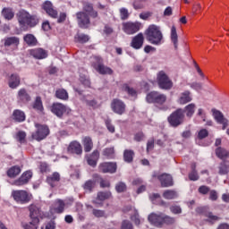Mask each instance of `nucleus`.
<instances>
[{"label":"nucleus","mask_w":229,"mask_h":229,"mask_svg":"<svg viewBox=\"0 0 229 229\" xmlns=\"http://www.w3.org/2000/svg\"><path fill=\"white\" fill-rule=\"evenodd\" d=\"M18 22L22 30L26 28H35L38 24V17L31 15L26 10L21 9L16 13Z\"/></svg>","instance_id":"nucleus-1"},{"label":"nucleus","mask_w":229,"mask_h":229,"mask_svg":"<svg viewBox=\"0 0 229 229\" xmlns=\"http://www.w3.org/2000/svg\"><path fill=\"white\" fill-rule=\"evenodd\" d=\"M147 40L153 44L154 46H160L162 44V38L164 36L162 35V31H160V28L157 25H150L147 31Z\"/></svg>","instance_id":"nucleus-2"},{"label":"nucleus","mask_w":229,"mask_h":229,"mask_svg":"<svg viewBox=\"0 0 229 229\" xmlns=\"http://www.w3.org/2000/svg\"><path fill=\"white\" fill-rule=\"evenodd\" d=\"M185 120L184 111L182 108L175 110L168 117V123L173 128H178V126L183 124Z\"/></svg>","instance_id":"nucleus-3"},{"label":"nucleus","mask_w":229,"mask_h":229,"mask_svg":"<svg viewBox=\"0 0 229 229\" xmlns=\"http://www.w3.org/2000/svg\"><path fill=\"white\" fill-rule=\"evenodd\" d=\"M12 197L16 203L20 205H25V203H30L31 201V194L24 190H14L12 191Z\"/></svg>","instance_id":"nucleus-4"},{"label":"nucleus","mask_w":229,"mask_h":229,"mask_svg":"<svg viewBox=\"0 0 229 229\" xmlns=\"http://www.w3.org/2000/svg\"><path fill=\"white\" fill-rule=\"evenodd\" d=\"M92 67L98 72L99 74H112L114 71L111 70L110 67L103 64V59L99 56L93 57Z\"/></svg>","instance_id":"nucleus-5"},{"label":"nucleus","mask_w":229,"mask_h":229,"mask_svg":"<svg viewBox=\"0 0 229 229\" xmlns=\"http://www.w3.org/2000/svg\"><path fill=\"white\" fill-rule=\"evenodd\" d=\"M37 131L32 133L31 137L34 139V140H38V142H40V140H44L47 135H49V127L47 125H42L40 123L35 124Z\"/></svg>","instance_id":"nucleus-6"},{"label":"nucleus","mask_w":229,"mask_h":229,"mask_svg":"<svg viewBox=\"0 0 229 229\" xmlns=\"http://www.w3.org/2000/svg\"><path fill=\"white\" fill-rule=\"evenodd\" d=\"M157 85L163 90H170V89H173V81L169 79L165 72L161 71L157 74Z\"/></svg>","instance_id":"nucleus-7"},{"label":"nucleus","mask_w":229,"mask_h":229,"mask_svg":"<svg viewBox=\"0 0 229 229\" xmlns=\"http://www.w3.org/2000/svg\"><path fill=\"white\" fill-rule=\"evenodd\" d=\"M146 101L148 103H155L157 105H164V103L167 101V96L158 91H151L147 94Z\"/></svg>","instance_id":"nucleus-8"},{"label":"nucleus","mask_w":229,"mask_h":229,"mask_svg":"<svg viewBox=\"0 0 229 229\" xmlns=\"http://www.w3.org/2000/svg\"><path fill=\"white\" fill-rule=\"evenodd\" d=\"M75 15L79 28H81V30L90 28V16L87 13L78 12Z\"/></svg>","instance_id":"nucleus-9"},{"label":"nucleus","mask_w":229,"mask_h":229,"mask_svg":"<svg viewBox=\"0 0 229 229\" xmlns=\"http://www.w3.org/2000/svg\"><path fill=\"white\" fill-rule=\"evenodd\" d=\"M50 110L54 115H56V117H64V114H71V108H69L67 106L62 104V103H54Z\"/></svg>","instance_id":"nucleus-10"},{"label":"nucleus","mask_w":229,"mask_h":229,"mask_svg":"<svg viewBox=\"0 0 229 229\" xmlns=\"http://www.w3.org/2000/svg\"><path fill=\"white\" fill-rule=\"evenodd\" d=\"M141 26L142 24L139 21H127L123 23V30L126 35H134V33H137L140 30Z\"/></svg>","instance_id":"nucleus-11"},{"label":"nucleus","mask_w":229,"mask_h":229,"mask_svg":"<svg viewBox=\"0 0 229 229\" xmlns=\"http://www.w3.org/2000/svg\"><path fill=\"white\" fill-rule=\"evenodd\" d=\"M153 178H157L161 182V187H173L174 182H173V176L168 174H162L161 175L158 173L155 172L153 174Z\"/></svg>","instance_id":"nucleus-12"},{"label":"nucleus","mask_w":229,"mask_h":229,"mask_svg":"<svg viewBox=\"0 0 229 229\" xmlns=\"http://www.w3.org/2000/svg\"><path fill=\"white\" fill-rule=\"evenodd\" d=\"M33 177V172L26 171L24 172L20 178L16 179L12 182V185H15L16 187H22V185H26L30 182V180Z\"/></svg>","instance_id":"nucleus-13"},{"label":"nucleus","mask_w":229,"mask_h":229,"mask_svg":"<svg viewBox=\"0 0 229 229\" xmlns=\"http://www.w3.org/2000/svg\"><path fill=\"white\" fill-rule=\"evenodd\" d=\"M111 108L114 114L123 115L126 112V104L120 99L114 98L111 102Z\"/></svg>","instance_id":"nucleus-14"},{"label":"nucleus","mask_w":229,"mask_h":229,"mask_svg":"<svg viewBox=\"0 0 229 229\" xmlns=\"http://www.w3.org/2000/svg\"><path fill=\"white\" fill-rule=\"evenodd\" d=\"M110 198H112V192L98 191L97 194V199L92 200V204L97 205V207H103V201H106V199H110Z\"/></svg>","instance_id":"nucleus-15"},{"label":"nucleus","mask_w":229,"mask_h":229,"mask_svg":"<svg viewBox=\"0 0 229 229\" xmlns=\"http://www.w3.org/2000/svg\"><path fill=\"white\" fill-rule=\"evenodd\" d=\"M30 210V217L31 220H34L35 223H40V220L38 217H42V210H40V208L35 204H31L29 207Z\"/></svg>","instance_id":"nucleus-16"},{"label":"nucleus","mask_w":229,"mask_h":229,"mask_svg":"<svg viewBox=\"0 0 229 229\" xmlns=\"http://www.w3.org/2000/svg\"><path fill=\"white\" fill-rule=\"evenodd\" d=\"M162 217L163 213H151L148 216V221L153 226H157V228H162Z\"/></svg>","instance_id":"nucleus-17"},{"label":"nucleus","mask_w":229,"mask_h":229,"mask_svg":"<svg viewBox=\"0 0 229 229\" xmlns=\"http://www.w3.org/2000/svg\"><path fill=\"white\" fill-rule=\"evenodd\" d=\"M30 56H33V58H36V60H44L45 58H47V51L44 48H33L30 50Z\"/></svg>","instance_id":"nucleus-18"},{"label":"nucleus","mask_w":229,"mask_h":229,"mask_svg":"<svg viewBox=\"0 0 229 229\" xmlns=\"http://www.w3.org/2000/svg\"><path fill=\"white\" fill-rule=\"evenodd\" d=\"M43 10H45L47 15H49V17H52V19H56L58 17V11L55 9L53 4L49 1L44 3Z\"/></svg>","instance_id":"nucleus-19"},{"label":"nucleus","mask_w":229,"mask_h":229,"mask_svg":"<svg viewBox=\"0 0 229 229\" xmlns=\"http://www.w3.org/2000/svg\"><path fill=\"white\" fill-rule=\"evenodd\" d=\"M68 153H72L73 155H81L83 153V148H81V144L76 140L72 141L68 148Z\"/></svg>","instance_id":"nucleus-20"},{"label":"nucleus","mask_w":229,"mask_h":229,"mask_svg":"<svg viewBox=\"0 0 229 229\" xmlns=\"http://www.w3.org/2000/svg\"><path fill=\"white\" fill-rule=\"evenodd\" d=\"M142 46H144V34L139 33L132 38L131 47H133V49H140Z\"/></svg>","instance_id":"nucleus-21"},{"label":"nucleus","mask_w":229,"mask_h":229,"mask_svg":"<svg viewBox=\"0 0 229 229\" xmlns=\"http://www.w3.org/2000/svg\"><path fill=\"white\" fill-rule=\"evenodd\" d=\"M101 173H111L114 174L117 171V165L115 163H102L99 165Z\"/></svg>","instance_id":"nucleus-22"},{"label":"nucleus","mask_w":229,"mask_h":229,"mask_svg":"<svg viewBox=\"0 0 229 229\" xmlns=\"http://www.w3.org/2000/svg\"><path fill=\"white\" fill-rule=\"evenodd\" d=\"M2 42L4 47H10L11 46H14L15 47H17V46H19V44L21 43V40L17 37H6L2 39Z\"/></svg>","instance_id":"nucleus-23"},{"label":"nucleus","mask_w":229,"mask_h":229,"mask_svg":"<svg viewBox=\"0 0 229 229\" xmlns=\"http://www.w3.org/2000/svg\"><path fill=\"white\" fill-rule=\"evenodd\" d=\"M98 160H99V150H94L89 156H87V162L91 167L98 165Z\"/></svg>","instance_id":"nucleus-24"},{"label":"nucleus","mask_w":229,"mask_h":229,"mask_svg":"<svg viewBox=\"0 0 229 229\" xmlns=\"http://www.w3.org/2000/svg\"><path fill=\"white\" fill-rule=\"evenodd\" d=\"M83 11L84 13H88L92 19L98 18V12L94 11V5L90 3H84L83 4Z\"/></svg>","instance_id":"nucleus-25"},{"label":"nucleus","mask_w":229,"mask_h":229,"mask_svg":"<svg viewBox=\"0 0 229 229\" xmlns=\"http://www.w3.org/2000/svg\"><path fill=\"white\" fill-rule=\"evenodd\" d=\"M8 85L10 89H17L21 85V77L17 73L11 74Z\"/></svg>","instance_id":"nucleus-26"},{"label":"nucleus","mask_w":229,"mask_h":229,"mask_svg":"<svg viewBox=\"0 0 229 229\" xmlns=\"http://www.w3.org/2000/svg\"><path fill=\"white\" fill-rule=\"evenodd\" d=\"M215 153H216L217 158H220V160H226L227 158H229L228 149H226L223 147H217L215 149Z\"/></svg>","instance_id":"nucleus-27"},{"label":"nucleus","mask_w":229,"mask_h":229,"mask_svg":"<svg viewBox=\"0 0 229 229\" xmlns=\"http://www.w3.org/2000/svg\"><path fill=\"white\" fill-rule=\"evenodd\" d=\"M82 144L84 147L85 153H90L92 148H94V142L92 141V138L86 136L82 140Z\"/></svg>","instance_id":"nucleus-28"},{"label":"nucleus","mask_w":229,"mask_h":229,"mask_svg":"<svg viewBox=\"0 0 229 229\" xmlns=\"http://www.w3.org/2000/svg\"><path fill=\"white\" fill-rule=\"evenodd\" d=\"M53 210L55 214H64V210H65V202L62 199H56L54 203Z\"/></svg>","instance_id":"nucleus-29"},{"label":"nucleus","mask_w":229,"mask_h":229,"mask_svg":"<svg viewBox=\"0 0 229 229\" xmlns=\"http://www.w3.org/2000/svg\"><path fill=\"white\" fill-rule=\"evenodd\" d=\"M13 119L16 123H24L26 121V114L21 110L16 109L13 113Z\"/></svg>","instance_id":"nucleus-30"},{"label":"nucleus","mask_w":229,"mask_h":229,"mask_svg":"<svg viewBox=\"0 0 229 229\" xmlns=\"http://www.w3.org/2000/svg\"><path fill=\"white\" fill-rule=\"evenodd\" d=\"M18 99L19 101H21V103H28L29 101H31V97H30V94H28V91H26L25 89H21L18 91Z\"/></svg>","instance_id":"nucleus-31"},{"label":"nucleus","mask_w":229,"mask_h":229,"mask_svg":"<svg viewBox=\"0 0 229 229\" xmlns=\"http://www.w3.org/2000/svg\"><path fill=\"white\" fill-rule=\"evenodd\" d=\"M55 96L57 99H61V101H69V93L64 89H57Z\"/></svg>","instance_id":"nucleus-32"},{"label":"nucleus","mask_w":229,"mask_h":229,"mask_svg":"<svg viewBox=\"0 0 229 229\" xmlns=\"http://www.w3.org/2000/svg\"><path fill=\"white\" fill-rule=\"evenodd\" d=\"M191 101H192L191 91L186 90L181 94V97L179 98L180 105H187V103H191Z\"/></svg>","instance_id":"nucleus-33"},{"label":"nucleus","mask_w":229,"mask_h":229,"mask_svg":"<svg viewBox=\"0 0 229 229\" xmlns=\"http://www.w3.org/2000/svg\"><path fill=\"white\" fill-rule=\"evenodd\" d=\"M21 166L14 165L7 170V176L9 178H17L21 174Z\"/></svg>","instance_id":"nucleus-34"},{"label":"nucleus","mask_w":229,"mask_h":229,"mask_svg":"<svg viewBox=\"0 0 229 229\" xmlns=\"http://www.w3.org/2000/svg\"><path fill=\"white\" fill-rule=\"evenodd\" d=\"M23 40L25 44H27V46H30V47L37 46V43H38L37 38H35L33 34H26L23 37Z\"/></svg>","instance_id":"nucleus-35"},{"label":"nucleus","mask_w":229,"mask_h":229,"mask_svg":"<svg viewBox=\"0 0 229 229\" xmlns=\"http://www.w3.org/2000/svg\"><path fill=\"white\" fill-rule=\"evenodd\" d=\"M182 110L186 114V116L191 118L194 115V112H196V104L194 103L189 104Z\"/></svg>","instance_id":"nucleus-36"},{"label":"nucleus","mask_w":229,"mask_h":229,"mask_svg":"<svg viewBox=\"0 0 229 229\" xmlns=\"http://www.w3.org/2000/svg\"><path fill=\"white\" fill-rule=\"evenodd\" d=\"M47 182L50 187H55V182H60V174L58 172H55L52 175L47 178Z\"/></svg>","instance_id":"nucleus-37"},{"label":"nucleus","mask_w":229,"mask_h":229,"mask_svg":"<svg viewBox=\"0 0 229 229\" xmlns=\"http://www.w3.org/2000/svg\"><path fill=\"white\" fill-rule=\"evenodd\" d=\"M165 199H176L178 198V192L174 190H166L163 193Z\"/></svg>","instance_id":"nucleus-38"},{"label":"nucleus","mask_w":229,"mask_h":229,"mask_svg":"<svg viewBox=\"0 0 229 229\" xmlns=\"http://www.w3.org/2000/svg\"><path fill=\"white\" fill-rule=\"evenodd\" d=\"M34 110H37L38 114H42L44 112V106L42 105V98L40 97H37L36 100L33 104Z\"/></svg>","instance_id":"nucleus-39"},{"label":"nucleus","mask_w":229,"mask_h":229,"mask_svg":"<svg viewBox=\"0 0 229 229\" xmlns=\"http://www.w3.org/2000/svg\"><path fill=\"white\" fill-rule=\"evenodd\" d=\"M171 40L174 46V49H178V33L176 32V27L174 26L171 29Z\"/></svg>","instance_id":"nucleus-40"},{"label":"nucleus","mask_w":229,"mask_h":229,"mask_svg":"<svg viewBox=\"0 0 229 229\" xmlns=\"http://www.w3.org/2000/svg\"><path fill=\"white\" fill-rule=\"evenodd\" d=\"M175 223H176V218L173 216H169L163 213L162 226H164V225H174Z\"/></svg>","instance_id":"nucleus-41"},{"label":"nucleus","mask_w":229,"mask_h":229,"mask_svg":"<svg viewBox=\"0 0 229 229\" xmlns=\"http://www.w3.org/2000/svg\"><path fill=\"white\" fill-rule=\"evenodd\" d=\"M135 155V152L133 150L126 149L123 152V160L124 162H127L130 164L131 162H133V157Z\"/></svg>","instance_id":"nucleus-42"},{"label":"nucleus","mask_w":229,"mask_h":229,"mask_svg":"<svg viewBox=\"0 0 229 229\" xmlns=\"http://www.w3.org/2000/svg\"><path fill=\"white\" fill-rule=\"evenodd\" d=\"M74 38H75V42H79L80 44H85L89 40V35L81 34V33H77Z\"/></svg>","instance_id":"nucleus-43"},{"label":"nucleus","mask_w":229,"mask_h":229,"mask_svg":"<svg viewBox=\"0 0 229 229\" xmlns=\"http://www.w3.org/2000/svg\"><path fill=\"white\" fill-rule=\"evenodd\" d=\"M212 114H213V117L216 121V123H221V121H224V119H225L223 113L219 110L212 109Z\"/></svg>","instance_id":"nucleus-44"},{"label":"nucleus","mask_w":229,"mask_h":229,"mask_svg":"<svg viewBox=\"0 0 229 229\" xmlns=\"http://www.w3.org/2000/svg\"><path fill=\"white\" fill-rule=\"evenodd\" d=\"M205 216L208 217L206 220L208 223H210L211 225H214L216 221H219L221 219L219 216H215L212 212H208L205 214Z\"/></svg>","instance_id":"nucleus-45"},{"label":"nucleus","mask_w":229,"mask_h":229,"mask_svg":"<svg viewBox=\"0 0 229 229\" xmlns=\"http://www.w3.org/2000/svg\"><path fill=\"white\" fill-rule=\"evenodd\" d=\"M21 226L23 229H37L38 228V222L31 220L30 223H22Z\"/></svg>","instance_id":"nucleus-46"},{"label":"nucleus","mask_w":229,"mask_h":229,"mask_svg":"<svg viewBox=\"0 0 229 229\" xmlns=\"http://www.w3.org/2000/svg\"><path fill=\"white\" fill-rule=\"evenodd\" d=\"M2 15L4 17V19H7V21H11L13 17H14L13 11L10 8H4L2 11Z\"/></svg>","instance_id":"nucleus-47"},{"label":"nucleus","mask_w":229,"mask_h":229,"mask_svg":"<svg viewBox=\"0 0 229 229\" xmlns=\"http://www.w3.org/2000/svg\"><path fill=\"white\" fill-rule=\"evenodd\" d=\"M16 139L18 142H20L21 144H24V142H26V132L23 131H18L16 134Z\"/></svg>","instance_id":"nucleus-48"},{"label":"nucleus","mask_w":229,"mask_h":229,"mask_svg":"<svg viewBox=\"0 0 229 229\" xmlns=\"http://www.w3.org/2000/svg\"><path fill=\"white\" fill-rule=\"evenodd\" d=\"M229 173V166L226 163L223 162L220 164L219 166V174H228Z\"/></svg>","instance_id":"nucleus-49"},{"label":"nucleus","mask_w":229,"mask_h":229,"mask_svg":"<svg viewBox=\"0 0 229 229\" xmlns=\"http://www.w3.org/2000/svg\"><path fill=\"white\" fill-rule=\"evenodd\" d=\"M92 214L95 217H106V213L105 210L93 208Z\"/></svg>","instance_id":"nucleus-50"},{"label":"nucleus","mask_w":229,"mask_h":229,"mask_svg":"<svg viewBox=\"0 0 229 229\" xmlns=\"http://www.w3.org/2000/svg\"><path fill=\"white\" fill-rule=\"evenodd\" d=\"M114 148H107L103 151L104 157H106L107 158H114Z\"/></svg>","instance_id":"nucleus-51"},{"label":"nucleus","mask_w":229,"mask_h":229,"mask_svg":"<svg viewBox=\"0 0 229 229\" xmlns=\"http://www.w3.org/2000/svg\"><path fill=\"white\" fill-rule=\"evenodd\" d=\"M120 17L122 21H126L130 17V13H128V9L123 7L120 9Z\"/></svg>","instance_id":"nucleus-52"},{"label":"nucleus","mask_w":229,"mask_h":229,"mask_svg":"<svg viewBox=\"0 0 229 229\" xmlns=\"http://www.w3.org/2000/svg\"><path fill=\"white\" fill-rule=\"evenodd\" d=\"M123 89L124 92H127V94H129V96H132V97L137 96V91H135L133 88H130V86L128 85H123Z\"/></svg>","instance_id":"nucleus-53"},{"label":"nucleus","mask_w":229,"mask_h":229,"mask_svg":"<svg viewBox=\"0 0 229 229\" xmlns=\"http://www.w3.org/2000/svg\"><path fill=\"white\" fill-rule=\"evenodd\" d=\"M105 123L108 131H110V133H115V126L112 124V120L106 119Z\"/></svg>","instance_id":"nucleus-54"},{"label":"nucleus","mask_w":229,"mask_h":229,"mask_svg":"<svg viewBox=\"0 0 229 229\" xmlns=\"http://www.w3.org/2000/svg\"><path fill=\"white\" fill-rule=\"evenodd\" d=\"M189 179L191 182H198V180H199V175H198V171L191 170V172L189 174Z\"/></svg>","instance_id":"nucleus-55"},{"label":"nucleus","mask_w":229,"mask_h":229,"mask_svg":"<svg viewBox=\"0 0 229 229\" xmlns=\"http://www.w3.org/2000/svg\"><path fill=\"white\" fill-rule=\"evenodd\" d=\"M207 137H208V131L207 129H201L198 133V139L203 140V139H207Z\"/></svg>","instance_id":"nucleus-56"},{"label":"nucleus","mask_w":229,"mask_h":229,"mask_svg":"<svg viewBox=\"0 0 229 229\" xmlns=\"http://www.w3.org/2000/svg\"><path fill=\"white\" fill-rule=\"evenodd\" d=\"M115 191L117 192H124L126 191V183L120 182L115 185Z\"/></svg>","instance_id":"nucleus-57"},{"label":"nucleus","mask_w":229,"mask_h":229,"mask_svg":"<svg viewBox=\"0 0 229 229\" xmlns=\"http://www.w3.org/2000/svg\"><path fill=\"white\" fill-rule=\"evenodd\" d=\"M133 216H131V221L135 223V225H140V218H139V212L136 209H133Z\"/></svg>","instance_id":"nucleus-58"},{"label":"nucleus","mask_w":229,"mask_h":229,"mask_svg":"<svg viewBox=\"0 0 229 229\" xmlns=\"http://www.w3.org/2000/svg\"><path fill=\"white\" fill-rule=\"evenodd\" d=\"M197 115L202 119L204 123H207V113H205V110L203 108H199Z\"/></svg>","instance_id":"nucleus-59"},{"label":"nucleus","mask_w":229,"mask_h":229,"mask_svg":"<svg viewBox=\"0 0 229 229\" xmlns=\"http://www.w3.org/2000/svg\"><path fill=\"white\" fill-rule=\"evenodd\" d=\"M98 182H99L100 187L102 189H105L106 187H110V181H108L106 179H103V178L100 177L98 179Z\"/></svg>","instance_id":"nucleus-60"},{"label":"nucleus","mask_w":229,"mask_h":229,"mask_svg":"<svg viewBox=\"0 0 229 229\" xmlns=\"http://www.w3.org/2000/svg\"><path fill=\"white\" fill-rule=\"evenodd\" d=\"M94 185H95V183L93 181H88L84 184V189H85V191H89V192H91L92 190L94 189Z\"/></svg>","instance_id":"nucleus-61"},{"label":"nucleus","mask_w":229,"mask_h":229,"mask_svg":"<svg viewBox=\"0 0 229 229\" xmlns=\"http://www.w3.org/2000/svg\"><path fill=\"white\" fill-rule=\"evenodd\" d=\"M170 212H172V214H182V208H180V206H171L170 207Z\"/></svg>","instance_id":"nucleus-62"},{"label":"nucleus","mask_w":229,"mask_h":229,"mask_svg":"<svg viewBox=\"0 0 229 229\" xmlns=\"http://www.w3.org/2000/svg\"><path fill=\"white\" fill-rule=\"evenodd\" d=\"M122 229H133V225H131V222L124 220L122 223Z\"/></svg>","instance_id":"nucleus-63"},{"label":"nucleus","mask_w":229,"mask_h":229,"mask_svg":"<svg viewBox=\"0 0 229 229\" xmlns=\"http://www.w3.org/2000/svg\"><path fill=\"white\" fill-rule=\"evenodd\" d=\"M80 81L82 85H84V87H90V80H89L87 77L81 76L80 78Z\"/></svg>","instance_id":"nucleus-64"}]
</instances>
